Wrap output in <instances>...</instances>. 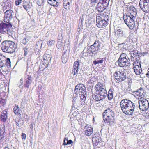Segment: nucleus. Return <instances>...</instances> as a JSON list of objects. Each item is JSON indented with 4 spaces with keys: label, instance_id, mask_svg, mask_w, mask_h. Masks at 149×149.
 <instances>
[{
    "label": "nucleus",
    "instance_id": "obj_46",
    "mask_svg": "<svg viewBox=\"0 0 149 149\" xmlns=\"http://www.w3.org/2000/svg\"><path fill=\"white\" fill-rule=\"evenodd\" d=\"M141 54L140 53V54H138L136 55V56L135 57V61H138V62L139 61H140V57H141Z\"/></svg>",
    "mask_w": 149,
    "mask_h": 149
},
{
    "label": "nucleus",
    "instance_id": "obj_52",
    "mask_svg": "<svg viewBox=\"0 0 149 149\" xmlns=\"http://www.w3.org/2000/svg\"><path fill=\"white\" fill-rule=\"evenodd\" d=\"M29 40L25 38H23L21 42L24 44H26L28 42Z\"/></svg>",
    "mask_w": 149,
    "mask_h": 149
},
{
    "label": "nucleus",
    "instance_id": "obj_64",
    "mask_svg": "<svg viewBox=\"0 0 149 149\" xmlns=\"http://www.w3.org/2000/svg\"><path fill=\"white\" fill-rule=\"evenodd\" d=\"M0 104H2V105H4L6 104V100L3 99H1L0 100Z\"/></svg>",
    "mask_w": 149,
    "mask_h": 149
},
{
    "label": "nucleus",
    "instance_id": "obj_55",
    "mask_svg": "<svg viewBox=\"0 0 149 149\" xmlns=\"http://www.w3.org/2000/svg\"><path fill=\"white\" fill-rule=\"evenodd\" d=\"M132 52L133 53L134 55H136L138 54H140V52H139L138 51L136 50H133L132 51Z\"/></svg>",
    "mask_w": 149,
    "mask_h": 149
},
{
    "label": "nucleus",
    "instance_id": "obj_10",
    "mask_svg": "<svg viewBox=\"0 0 149 149\" xmlns=\"http://www.w3.org/2000/svg\"><path fill=\"white\" fill-rule=\"evenodd\" d=\"M102 46V44L99 40H96L94 43L90 46V47L91 48V49L94 51H99L102 49L101 47Z\"/></svg>",
    "mask_w": 149,
    "mask_h": 149
},
{
    "label": "nucleus",
    "instance_id": "obj_6",
    "mask_svg": "<svg viewBox=\"0 0 149 149\" xmlns=\"http://www.w3.org/2000/svg\"><path fill=\"white\" fill-rule=\"evenodd\" d=\"M114 78L117 81H122L126 78V73L123 71H116L114 74Z\"/></svg>",
    "mask_w": 149,
    "mask_h": 149
},
{
    "label": "nucleus",
    "instance_id": "obj_63",
    "mask_svg": "<svg viewBox=\"0 0 149 149\" xmlns=\"http://www.w3.org/2000/svg\"><path fill=\"white\" fill-rule=\"evenodd\" d=\"M79 65V62L78 61H76L74 62L73 66H75L78 68Z\"/></svg>",
    "mask_w": 149,
    "mask_h": 149
},
{
    "label": "nucleus",
    "instance_id": "obj_32",
    "mask_svg": "<svg viewBox=\"0 0 149 149\" xmlns=\"http://www.w3.org/2000/svg\"><path fill=\"white\" fill-rule=\"evenodd\" d=\"M5 65L8 68L11 67V61L9 58H7L5 60Z\"/></svg>",
    "mask_w": 149,
    "mask_h": 149
},
{
    "label": "nucleus",
    "instance_id": "obj_49",
    "mask_svg": "<svg viewBox=\"0 0 149 149\" xmlns=\"http://www.w3.org/2000/svg\"><path fill=\"white\" fill-rule=\"evenodd\" d=\"M133 68H135V69H137L139 70H141V72H142L141 65L138 66V65H135V66H134Z\"/></svg>",
    "mask_w": 149,
    "mask_h": 149
},
{
    "label": "nucleus",
    "instance_id": "obj_34",
    "mask_svg": "<svg viewBox=\"0 0 149 149\" xmlns=\"http://www.w3.org/2000/svg\"><path fill=\"white\" fill-rule=\"evenodd\" d=\"M48 66V65L46 66L45 65V63L42 62L40 65L39 68L41 70H42L47 67Z\"/></svg>",
    "mask_w": 149,
    "mask_h": 149
},
{
    "label": "nucleus",
    "instance_id": "obj_4",
    "mask_svg": "<svg viewBox=\"0 0 149 149\" xmlns=\"http://www.w3.org/2000/svg\"><path fill=\"white\" fill-rule=\"evenodd\" d=\"M12 27L10 23H0V33L2 34L7 33L10 36L13 32Z\"/></svg>",
    "mask_w": 149,
    "mask_h": 149
},
{
    "label": "nucleus",
    "instance_id": "obj_48",
    "mask_svg": "<svg viewBox=\"0 0 149 149\" xmlns=\"http://www.w3.org/2000/svg\"><path fill=\"white\" fill-rule=\"evenodd\" d=\"M101 1H102L103 3H104V5L106 4L108 5L109 3V1L110 0H99Z\"/></svg>",
    "mask_w": 149,
    "mask_h": 149
},
{
    "label": "nucleus",
    "instance_id": "obj_59",
    "mask_svg": "<svg viewBox=\"0 0 149 149\" xmlns=\"http://www.w3.org/2000/svg\"><path fill=\"white\" fill-rule=\"evenodd\" d=\"M88 85L90 87V89H93L94 86L93 83H92V82H88Z\"/></svg>",
    "mask_w": 149,
    "mask_h": 149
},
{
    "label": "nucleus",
    "instance_id": "obj_50",
    "mask_svg": "<svg viewBox=\"0 0 149 149\" xmlns=\"http://www.w3.org/2000/svg\"><path fill=\"white\" fill-rule=\"evenodd\" d=\"M4 135L0 133V143L4 140Z\"/></svg>",
    "mask_w": 149,
    "mask_h": 149
},
{
    "label": "nucleus",
    "instance_id": "obj_37",
    "mask_svg": "<svg viewBox=\"0 0 149 149\" xmlns=\"http://www.w3.org/2000/svg\"><path fill=\"white\" fill-rule=\"evenodd\" d=\"M63 46V42L60 41L58 42L57 44V47L59 49H61Z\"/></svg>",
    "mask_w": 149,
    "mask_h": 149
},
{
    "label": "nucleus",
    "instance_id": "obj_26",
    "mask_svg": "<svg viewBox=\"0 0 149 149\" xmlns=\"http://www.w3.org/2000/svg\"><path fill=\"white\" fill-rule=\"evenodd\" d=\"M93 128L91 127L87 128L86 130L84 131L85 135L87 136H90L93 132Z\"/></svg>",
    "mask_w": 149,
    "mask_h": 149
},
{
    "label": "nucleus",
    "instance_id": "obj_14",
    "mask_svg": "<svg viewBox=\"0 0 149 149\" xmlns=\"http://www.w3.org/2000/svg\"><path fill=\"white\" fill-rule=\"evenodd\" d=\"M127 9L130 13V15H129L132 17V18L135 19L137 15V12L135 7L133 6L129 7Z\"/></svg>",
    "mask_w": 149,
    "mask_h": 149
},
{
    "label": "nucleus",
    "instance_id": "obj_33",
    "mask_svg": "<svg viewBox=\"0 0 149 149\" xmlns=\"http://www.w3.org/2000/svg\"><path fill=\"white\" fill-rule=\"evenodd\" d=\"M139 91H140V92H139L138 96H139L141 98H143L145 96L146 93L144 92V91L142 88Z\"/></svg>",
    "mask_w": 149,
    "mask_h": 149
},
{
    "label": "nucleus",
    "instance_id": "obj_19",
    "mask_svg": "<svg viewBox=\"0 0 149 149\" xmlns=\"http://www.w3.org/2000/svg\"><path fill=\"white\" fill-rule=\"evenodd\" d=\"M82 88H84V86L83 84H79L76 85L75 87V90L74 92V94H76L77 93H80V91L81 90Z\"/></svg>",
    "mask_w": 149,
    "mask_h": 149
},
{
    "label": "nucleus",
    "instance_id": "obj_58",
    "mask_svg": "<svg viewBox=\"0 0 149 149\" xmlns=\"http://www.w3.org/2000/svg\"><path fill=\"white\" fill-rule=\"evenodd\" d=\"M102 19L103 20H104V21H106L107 22H108V21L109 20V17L108 15H105L104 17L102 18Z\"/></svg>",
    "mask_w": 149,
    "mask_h": 149
},
{
    "label": "nucleus",
    "instance_id": "obj_21",
    "mask_svg": "<svg viewBox=\"0 0 149 149\" xmlns=\"http://www.w3.org/2000/svg\"><path fill=\"white\" fill-rule=\"evenodd\" d=\"M99 91L98 93L102 97L101 98L103 99H105L107 95V91L106 89L104 88H102Z\"/></svg>",
    "mask_w": 149,
    "mask_h": 149
},
{
    "label": "nucleus",
    "instance_id": "obj_40",
    "mask_svg": "<svg viewBox=\"0 0 149 149\" xmlns=\"http://www.w3.org/2000/svg\"><path fill=\"white\" fill-rule=\"evenodd\" d=\"M95 90H96L97 92L99 91L101 89V88H102L98 84H97L95 87Z\"/></svg>",
    "mask_w": 149,
    "mask_h": 149
},
{
    "label": "nucleus",
    "instance_id": "obj_27",
    "mask_svg": "<svg viewBox=\"0 0 149 149\" xmlns=\"http://www.w3.org/2000/svg\"><path fill=\"white\" fill-rule=\"evenodd\" d=\"M92 97L93 99L95 100L98 101H100V100L103 99L101 95H100L98 93L97 94L96 93H95V94L92 95Z\"/></svg>",
    "mask_w": 149,
    "mask_h": 149
},
{
    "label": "nucleus",
    "instance_id": "obj_57",
    "mask_svg": "<svg viewBox=\"0 0 149 149\" xmlns=\"http://www.w3.org/2000/svg\"><path fill=\"white\" fill-rule=\"evenodd\" d=\"M63 5L65 9H69V7L70 6L67 3H66V2H64Z\"/></svg>",
    "mask_w": 149,
    "mask_h": 149
},
{
    "label": "nucleus",
    "instance_id": "obj_13",
    "mask_svg": "<svg viewBox=\"0 0 149 149\" xmlns=\"http://www.w3.org/2000/svg\"><path fill=\"white\" fill-rule=\"evenodd\" d=\"M108 6L107 4L106 5H104V3H103L102 2L99 0V2L97 4L96 9L99 12H101L104 10L108 7Z\"/></svg>",
    "mask_w": 149,
    "mask_h": 149
},
{
    "label": "nucleus",
    "instance_id": "obj_31",
    "mask_svg": "<svg viewBox=\"0 0 149 149\" xmlns=\"http://www.w3.org/2000/svg\"><path fill=\"white\" fill-rule=\"evenodd\" d=\"M114 90L110 88L108 91V93L107 95V97L109 100H111L113 97V92Z\"/></svg>",
    "mask_w": 149,
    "mask_h": 149
},
{
    "label": "nucleus",
    "instance_id": "obj_30",
    "mask_svg": "<svg viewBox=\"0 0 149 149\" xmlns=\"http://www.w3.org/2000/svg\"><path fill=\"white\" fill-rule=\"evenodd\" d=\"M16 124L19 127H21L24 124V121L22 120V118H20L18 119V120L15 121Z\"/></svg>",
    "mask_w": 149,
    "mask_h": 149
},
{
    "label": "nucleus",
    "instance_id": "obj_28",
    "mask_svg": "<svg viewBox=\"0 0 149 149\" xmlns=\"http://www.w3.org/2000/svg\"><path fill=\"white\" fill-rule=\"evenodd\" d=\"M72 105L75 108L77 109L78 107H82V104L79 100H77L75 102H73Z\"/></svg>",
    "mask_w": 149,
    "mask_h": 149
},
{
    "label": "nucleus",
    "instance_id": "obj_38",
    "mask_svg": "<svg viewBox=\"0 0 149 149\" xmlns=\"http://www.w3.org/2000/svg\"><path fill=\"white\" fill-rule=\"evenodd\" d=\"M78 68L76 67L75 66H73V69H72V74L74 75H75L76 74L77 72H78Z\"/></svg>",
    "mask_w": 149,
    "mask_h": 149
},
{
    "label": "nucleus",
    "instance_id": "obj_23",
    "mask_svg": "<svg viewBox=\"0 0 149 149\" xmlns=\"http://www.w3.org/2000/svg\"><path fill=\"white\" fill-rule=\"evenodd\" d=\"M14 112L15 114L19 115L21 116V113L22 112V110L20 109L18 105H16L13 108Z\"/></svg>",
    "mask_w": 149,
    "mask_h": 149
},
{
    "label": "nucleus",
    "instance_id": "obj_16",
    "mask_svg": "<svg viewBox=\"0 0 149 149\" xmlns=\"http://www.w3.org/2000/svg\"><path fill=\"white\" fill-rule=\"evenodd\" d=\"M103 118V120L105 123H109V125H114V121L115 120L114 117H111L109 118H106L105 117Z\"/></svg>",
    "mask_w": 149,
    "mask_h": 149
},
{
    "label": "nucleus",
    "instance_id": "obj_47",
    "mask_svg": "<svg viewBox=\"0 0 149 149\" xmlns=\"http://www.w3.org/2000/svg\"><path fill=\"white\" fill-rule=\"evenodd\" d=\"M134 72H135L136 75H139L141 74L142 72H141V70H139L137 69L134 68Z\"/></svg>",
    "mask_w": 149,
    "mask_h": 149
},
{
    "label": "nucleus",
    "instance_id": "obj_45",
    "mask_svg": "<svg viewBox=\"0 0 149 149\" xmlns=\"http://www.w3.org/2000/svg\"><path fill=\"white\" fill-rule=\"evenodd\" d=\"M37 4L38 6H41L44 2V0H36Z\"/></svg>",
    "mask_w": 149,
    "mask_h": 149
},
{
    "label": "nucleus",
    "instance_id": "obj_8",
    "mask_svg": "<svg viewBox=\"0 0 149 149\" xmlns=\"http://www.w3.org/2000/svg\"><path fill=\"white\" fill-rule=\"evenodd\" d=\"M96 23L97 26L100 28H104L108 24V22L104 21L99 16L96 17Z\"/></svg>",
    "mask_w": 149,
    "mask_h": 149
},
{
    "label": "nucleus",
    "instance_id": "obj_3",
    "mask_svg": "<svg viewBox=\"0 0 149 149\" xmlns=\"http://www.w3.org/2000/svg\"><path fill=\"white\" fill-rule=\"evenodd\" d=\"M130 60L127 55L125 53L121 54L117 61L119 66L122 67H128L130 65Z\"/></svg>",
    "mask_w": 149,
    "mask_h": 149
},
{
    "label": "nucleus",
    "instance_id": "obj_2",
    "mask_svg": "<svg viewBox=\"0 0 149 149\" xmlns=\"http://www.w3.org/2000/svg\"><path fill=\"white\" fill-rule=\"evenodd\" d=\"M0 46L2 50L7 53H13L17 51V45L14 42L10 40L3 41Z\"/></svg>",
    "mask_w": 149,
    "mask_h": 149
},
{
    "label": "nucleus",
    "instance_id": "obj_39",
    "mask_svg": "<svg viewBox=\"0 0 149 149\" xmlns=\"http://www.w3.org/2000/svg\"><path fill=\"white\" fill-rule=\"evenodd\" d=\"M103 60L102 59L101 60H98V61L94 60L93 61V63L94 65H96L97 64L102 63L103 62Z\"/></svg>",
    "mask_w": 149,
    "mask_h": 149
},
{
    "label": "nucleus",
    "instance_id": "obj_7",
    "mask_svg": "<svg viewBox=\"0 0 149 149\" xmlns=\"http://www.w3.org/2000/svg\"><path fill=\"white\" fill-rule=\"evenodd\" d=\"M139 108L141 110L146 111L149 108V102L146 99L140 100L139 102Z\"/></svg>",
    "mask_w": 149,
    "mask_h": 149
},
{
    "label": "nucleus",
    "instance_id": "obj_53",
    "mask_svg": "<svg viewBox=\"0 0 149 149\" xmlns=\"http://www.w3.org/2000/svg\"><path fill=\"white\" fill-rule=\"evenodd\" d=\"M84 20V19L83 18V17H80L79 19V24L80 25V27L81 26V27H82V25Z\"/></svg>",
    "mask_w": 149,
    "mask_h": 149
},
{
    "label": "nucleus",
    "instance_id": "obj_20",
    "mask_svg": "<svg viewBox=\"0 0 149 149\" xmlns=\"http://www.w3.org/2000/svg\"><path fill=\"white\" fill-rule=\"evenodd\" d=\"M67 50L63 52L61 57L62 61L63 63H65L67 61L68 59V56H67L66 51Z\"/></svg>",
    "mask_w": 149,
    "mask_h": 149
},
{
    "label": "nucleus",
    "instance_id": "obj_60",
    "mask_svg": "<svg viewBox=\"0 0 149 149\" xmlns=\"http://www.w3.org/2000/svg\"><path fill=\"white\" fill-rule=\"evenodd\" d=\"M80 94L81 95L80 99H82V100L84 99L86 100V94Z\"/></svg>",
    "mask_w": 149,
    "mask_h": 149
},
{
    "label": "nucleus",
    "instance_id": "obj_5",
    "mask_svg": "<svg viewBox=\"0 0 149 149\" xmlns=\"http://www.w3.org/2000/svg\"><path fill=\"white\" fill-rule=\"evenodd\" d=\"M123 18L125 23L130 29H132L135 26V20L130 16L124 14Z\"/></svg>",
    "mask_w": 149,
    "mask_h": 149
},
{
    "label": "nucleus",
    "instance_id": "obj_11",
    "mask_svg": "<svg viewBox=\"0 0 149 149\" xmlns=\"http://www.w3.org/2000/svg\"><path fill=\"white\" fill-rule=\"evenodd\" d=\"M101 139L99 136L93 138L92 142L94 147H96V146H97L98 147H100L102 145V143L101 142Z\"/></svg>",
    "mask_w": 149,
    "mask_h": 149
},
{
    "label": "nucleus",
    "instance_id": "obj_43",
    "mask_svg": "<svg viewBox=\"0 0 149 149\" xmlns=\"http://www.w3.org/2000/svg\"><path fill=\"white\" fill-rule=\"evenodd\" d=\"M55 42V41L54 40L51 41H49L47 42V44L49 46H51L54 45Z\"/></svg>",
    "mask_w": 149,
    "mask_h": 149
},
{
    "label": "nucleus",
    "instance_id": "obj_12",
    "mask_svg": "<svg viewBox=\"0 0 149 149\" xmlns=\"http://www.w3.org/2000/svg\"><path fill=\"white\" fill-rule=\"evenodd\" d=\"M31 83L32 80L31 79V77L28 76L25 79L24 83L23 82L21 83L19 87H20L21 85H23L24 86L25 88L28 89L29 88V86L31 84Z\"/></svg>",
    "mask_w": 149,
    "mask_h": 149
},
{
    "label": "nucleus",
    "instance_id": "obj_22",
    "mask_svg": "<svg viewBox=\"0 0 149 149\" xmlns=\"http://www.w3.org/2000/svg\"><path fill=\"white\" fill-rule=\"evenodd\" d=\"M7 112L6 111H3L1 115V120L3 122H5L7 118Z\"/></svg>",
    "mask_w": 149,
    "mask_h": 149
},
{
    "label": "nucleus",
    "instance_id": "obj_24",
    "mask_svg": "<svg viewBox=\"0 0 149 149\" xmlns=\"http://www.w3.org/2000/svg\"><path fill=\"white\" fill-rule=\"evenodd\" d=\"M109 113V114L111 115V117H114L115 116V114L114 113L113 111L111 110L110 109H107L105 110L104 112L103 113V117H105V114L106 113Z\"/></svg>",
    "mask_w": 149,
    "mask_h": 149
},
{
    "label": "nucleus",
    "instance_id": "obj_44",
    "mask_svg": "<svg viewBox=\"0 0 149 149\" xmlns=\"http://www.w3.org/2000/svg\"><path fill=\"white\" fill-rule=\"evenodd\" d=\"M80 93H81L82 94H86V89L85 87L84 86V88H82V89L81 90V91H80Z\"/></svg>",
    "mask_w": 149,
    "mask_h": 149
},
{
    "label": "nucleus",
    "instance_id": "obj_54",
    "mask_svg": "<svg viewBox=\"0 0 149 149\" xmlns=\"http://www.w3.org/2000/svg\"><path fill=\"white\" fill-rule=\"evenodd\" d=\"M28 49L26 47H25L24 48V54L25 56H26L28 52H29V50H28Z\"/></svg>",
    "mask_w": 149,
    "mask_h": 149
},
{
    "label": "nucleus",
    "instance_id": "obj_61",
    "mask_svg": "<svg viewBox=\"0 0 149 149\" xmlns=\"http://www.w3.org/2000/svg\"><path fill=\"white\" fill-rule=\"evenodd\" d=\"M134 66H135V65H138V66L141 65V61L138 62V61H135L134 62L133 64Z\"/></svg>",
    "mask_w": 149,
    "mask_h": 149
},
{
    "label": "nucleus",
    "instance_id": "obj_17",
    "mask_svg": "<svg viewBox=\"0 0 149 149\" xmlns=\"http://www.w3.org/2000/svg\"><path fill=\"white\" fill-rule=\"evenodd\" d=\"M24 8L26 11H28L30 9L32 6V3L29 1L27 2L25 0H24L23 3L22 4Z\"/></svg>",
    "mask_w": 149,
    "mask_h": 149
},
{
    "label": "nucleus",
    "instance_id": "obj_25",
    "mask_svg": "<svg viewBox=\"0 0 149 149\" xmlns=\"http://www.w3.org/2000/svg\"><path fill=\"white\" fill-rule=\"evenodd\" d=\"M147 1L146 2H144L143 5L144 9L143 11L145 12H149V0Z\"/></svg>",
    "mask_w": 149,
    "mask_h": 149
},
{
    "label": "nucleus",
    "instance_id": "obj_36",
    "mask_svg": "<svg viewBox=\"0 0 149 149\" xmlns=\"http://www.w3.org/2000/svg\"><path fill=\"white\" fill-rule=\"evenodd\" d=\"M91 52H92V54L91 55V57H94L96 56L97 55V54L98 52V51H93V50H91Z\"/></svg>",
    "mask_w": 149,
    "mask_h": 149
},
{
    "label": "nucleus",
    "instance_id": "obj_9",
    "mask_svg": "<svg viewBox=\"0 0 149 149\" xmlns=\"http://www.w3.org/2000/svg\"><path fill=\"white\" fill-rule=\"evenodd\" d=\"M14 13L11 10H7L4 13V21L6 23L9 22V21L13 17Z\"/></svg>",
    "mask_w": 149,
    "mask_h": 149
},
{
    "label": "nucleus",
    "instance_id": "obj_42",
    "mask_svg": "<svg viewBox=\"0 0 149 149\" xmlns=\"http://www.w3.org/2000/svg\"><path fill=\"white\" fill-rule=\"evenodd\" d=\"M43 61H42V62H43L44 63H45V65L47 66V65H48L50 63V61H49V62H48V60L45 59V58H43Z\"/></svg>",
    "mask_w": 149,
    "mask_h": 149
},
{
    "label": "nucleus",
    "instance_id": "obj_15",
    "mask_svg": "<svg viewBox=\"0 0 149 149\" xmlns=\"http://www.w3.org/2000/svg\"><path fill=\"white\" fill-rule=\"evenodd\" d=\"M115 33L117 35L120 36H124L126 37V34L125 32L123 31V29L121 28H117L114 31Z\"/></svg>",
    "mask_w": 149,
    "mask_h": 149
},
{
    "label": "nucleus",
    "instance_id": "obj_51",
    "mask_svg": "<svg viewBox=\"0 0 149 149\" xmlns=\"http://www.w3.org/2000/svg\"><path fill=\"white\" fill-rule=\"evenodd\" d=\"M5 60H3L0 61V68L5 66Z\"/></svg>",
    "mask_w": 149,
    "mask_h": 149
},
{
    "label": "nucleus",
    "instance_id": "obj_56",
    "mask_svg": "<svg viewBox=\"0 0 149 149\" xmlns=\"http://www.w3.org/2000/svg\"><path fill=\"white\" fill-rule=\"evenodd\" d=\"M91 48L90 47V46L89 47H88L87 48V50L86 51L87 52L90 54H92V52H91Z\"/></svg>",
    "mask_w": 149,
    "mask_h": 149
},
{
    "label": "nucleus",
    "instance_id": "obj_35",
    "mask_svg": "<svg viewBox=\"0 0 149 149\" xmlns=\"http://www.w3.org/2000/svg\"><path fill=\"white\" fill-rule=\"evenodd\" d=\"M43 58H44L48 60V62H49V61H51V56L49 54H46L43 56Z\"/></svg>",
    "mask_w": 149,
    "mask_h": 149
},
{
    "label": "nucleus",
    "instance_id": "obj_1",
    "mask_svg": "<svg viewBox=\"0 0 149 149\" xmlns=\"http://www.w3.org/2000/svg\"><path fill=\"white\" fill-rule=\"evenodd\" d=\"M123 112L127 115H132L135 108L134 104L129 100L123 99L120 104Z\"/></svg>",
    "mask_w": 149,
    "mask_h": 149
},
{
    "label": "nucleus",
    "instance_id": "obj_29",
    "mask_svg": "<svg viewBox=\"0 0 149 149\" xmlns=\"http://www.w3.org/2000/svg\"><path fill=\"white\" fill-rule=\"evenodd\" d=\"M73 143V142L71 140H68V138L65 137L63 141V145H68L72 144Z\"/></svg>",
    "mask_w": 149,
    "mask_h": 149
},
{
    "label": "nucleus",
    "instance_id": "obj_62",
    "mask_svg": "<svg viewBox=\"0 0 149 149\" xmlns=\"http://www.w3.org/2000/svg\"><path fill=\"white\" fill-rule=\"evenodd\" d=\"M22 0H15V2L16 5H18L21 3Z\"/></svg>",
    "mask_w": 149,
    "mask_h": 149
},
{
    "label": "nucleus",
    "instance_id": "obj_41",
    "mask_svg": "<svg viewBox=\"0 0 149 149\" xmlns=\"http://www.w3.org/2000/svg\"><path fill=\"white\" fill-rule=\"evenodd\" d=\"M5 126L2 127H1L0 130V133L1 134H2L3 135H4L6 134V132H5Z\"/></svg>",
    "mask_w": 149,
    "mask_h": 149
},
{
    "label": "nucleus",
    "instance_id": "obj_18",
    "mask_svg": "<svg viewBox=\"0 0 149 149\" xmlns=\"http://www.w3.org/2000/svg\"><path fill=\"white\" fill-rule=\"evenodd\" d=\"M49 4L53 6L58 7L59 5L61 0H48Z\"/></svg>",
    "mask_w": 149,
    "mask_h": 149
}]
</instances>
